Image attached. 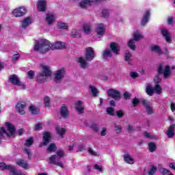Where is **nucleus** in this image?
Masks as SVG:
<instances>
[{
  "label": "nucleus",
  "instance_id": "obj_1",
  "mask_svg": "<svg viewBox=\"0 0 175 175\" xmlns=\"http://www.w3.org/2000/svg\"><path fill=\"white\" fill-rule=\"evenodd\" d=\"M66 47V44L57 41L53 44L50 43L47 40H36L34 44V51H38L41 54H44L50 50H62Z\"/></svg>",
  "mask_w": 175,
  "mask_h": 175
},
{
  "label": "nucleus",
  "instance_id": "obj_2",
  "mask_svg": "<svg viewBox=\"0 0 175 175\" xmlns=\"http://www.w3.org/2000/svg\"><path fill=\"white\" fill-rule=\"evenodd\" d=\"M41 72H39L36 77L37 83H40V84L44 83L46 80H47L48 77L51 76V68L49 66V65L41 64Z\"/></svg>",
  "mask_w": 175,
  "mask_h": 175
},
{
  "label": "nucleus",
  "instance_id": "obj_3",
  "mask_svg": "<svg viewBox=\"0 0 175 175\" xmlns=\"http://www.w3.org/2000/svg\"><path fill=\"white\" fill-rule=\"evenodd\" d=\"M5 126L8 132L5 130L4 127H1L0 129L1 137H10L16 132V127L11 123L5 122Z\"/></svg>",
  "mask_w": 175,
  "mask_h": 175
},
{
  "label": "nucleus",
  "instance_id": "obj_4",
  "mask_svg": "<svg viewBox=\"0 0 175 175\" xmlns=\"http://www.w3.org/2000/svg\"><path fill=\"white\" fill-rule=\"evenodd\" d=\"M146 94L148 95H150V96H152L154 95V93L157 94V95H161L162 94V88L158 84H157L154 86V88H152L150 83H148L146 89Z\"/></svg>",
  "mask_w": 175,
  "mask_h": 175
},
{
  "label": "nucleus",
  "instance_id": "obj_5",
  "mask_svg": "<svg viewBox=\"0 0 175 175\" xmlns=\"http://www.w3.org/2000/svg\"><path fill=\"white\" fill-rule=\"evenodd\" d=\"M57 155H53L52 157H51L49 158L50 163H54L55 165H57V166H59L60 167H64V165L62 164V162L57 161V159H58V158H62V157H64V155H65L64 150L57 151Z\"/></svg>",
  "mask_w": 175,
  "mask_h": 175
},
{
  "label": "nucleus",
  "instance_id": "obj_6",
  "mask_svg": "<svg viewBox=\"0 0 175 175\" xmlns=\"http://www.w3.org/2000/svg\"><path fill=\"white\" fill-rule=\"evenodd\" d=\"M142 39H143V35H142V33H140L139 31L134 32L133 39L129 41V47H130L131 50H135V49H136L135 42H139V40H142Z\"/></svg>",
  "mask_w": 175,
  "mask_h": 175
},
{
  "label": "nucleus",
  "instance_id": "obj_7",
  "mask_svg": "<svg viewBox=\"0 0 175 175\" xmlns=\"http://www.w3.org/2000/svg\"><path fill=\"white\" fill-rule=\"evenodd\" d=\"M64 77H65V68H60L55 71L54 74V81L55 83H61Z\"/></svg>",
  "mask_w": 175,
  "mask_h": 175
},
{
  "label": "nucleus",
  "instance_id": "obj_8",
  "mask_svg": "<svg viewBox=\"0 0 175 175\" xmlns=\"http://www.w3.org/2000/svg\"><path fill=\"white\" fill-rule=\"evenodd\" d=\"M158 72L159 74H163L164 79H167L170 76V66H165V68L160 64L158 68Z\"/></svg>",
  "mask_w": 175,
  "mask_h": 175
},
{
  "label": "nucleus",
  "instance_id": "obj_9",
  "mask_svg": "<svg viewBox=\"0 0 175 175\" xmlns=\"http://www.w3.org/2000/svg\"><path fill=\"white\" fill-rule=\"evenodd\" d=\"M85 58L86 61H92L95 58L94 49L88 47L85 49Z\"/></svg>",
  "mask_w": 175,
  "mask_h": 175
},
{
  "label": "nucleus",
  "instance_id": "obj_10",
  "mask_svg": "<svg viewBox=\"0 0 175 175\" xmlns=\"http://www.w3.org/2000/svg\"><path fill=\"white\" fill-rule=\"evenodd\" d=\"M10 81L12 83V84H14V85H18L19 87H23V88H25V85L20 81V79H18V77L16 75H13L10 76L9 77Z\"/></svg>",
  "mask_w": 175,
  "mask_h": 175
},
{
  "label": "nucleus",
  "instance_id": "obj_11",
  "mask_svg": "<svg viewBox=\"0 0 175 175\" xmlns=\"http://www.w3.org/2000/svg\"><path fill=\"white\" fill-rule=\"evenodd\" d=\"M96 32L98 38H102V36L105 35V32H106V26L103 23L97 25L96 27Z\"/></svg>",
  "mask_w": 175,
  "mask_h": 175
},
{
  "label": "nucleus",
  "instance_id": "obj_12",
  "mask_svg": "<svg viewBox=\"0 0 175 175\" xmlns=\"http://www.w3.org/2000/svg\"><path fill=\"white\" fill-rule=\"evenodd\" d=\"M27 13V9L25 7H20L13 10L12 14L14 17H21L24 14Z\"/></svg>",
  "mask_w": 175,
  "mask_h": 175
},
{
  "label": "nucleus",
  "instance_id": "obj_13",
  "mask_svg": "<svg viewBox=\"0 0 175 175\" xmlns=\"http://www.w3.org/2000/svg\"><path fill=\"white\" fill-rule=\"evenodd\" d=\"M107 94L108 96L113 98V99H115L116 100H120V98H121V94H120V92L113 89L109 90L107 92Z\"/></svg>",
  "mask_w": 175,
  "mask_h": 175
},
{
  "label": "nucleus",
  "instance_id": "obj_14",
  "mask_svg": "<svg viewBox=\"0 0 175 175\" xmlns=\"http://www.w3.org/2000/svg\"><path fill=\"white\" fill-rule=\"evenodd\" d=\"M25 106L26 104L25 102L18 103L16 107L18 113H19L22 116L25 114Z\"/></svg>",
  "mask_w": 175,
  "mask_h": 175
},
{
  "label": "nucleus",
  "instance_id": "obj_15",
  "mask_svg": "<svg viewBox=\"0 0 175 175\" xmlns=\"http://www.w3.org/2000/svg\"><path fill=\"white\" fill-rule=\"evenodd\" d=\"M51 139V135H50V133H44L43 142L40 144V146L43 147V146H47V144H49V143L50 142Z\"/></svg>",
  "mask_w": 175,
  "mask_h": 175
},
{
  "label": "nucleus",
  "instance_id": "obj_16",
  "mask_svg": "<svg viewBox=\"0 0 175 175\" xmlns=\"http://www.w3.org/2000/svg\"><path fill=\"white\" fill-rule=\"evenodd\" d=\"M142 103L145 107L148 114H152V113H154L152 111V107H151V103L147 100H142Z\"/></svg>",
  "mask_w": 175,
  "mask_h": 175
},
{
  "label": "nucleus",
  "instance_id": "obj_17",
  "mask_svg": "<svg viewBox=\"0 0 175 175\" xmlns=\"http://www.w3.org/2000/svg\"><path fill=\"white\" fill-rule=\"evenodd\" d=\"M46 0H39L37 4V9L38 12H44L46 10Z\"/></svg>",
  "mask_w": 175,
  "mask_h": 175
},
{
  "label": "nucleus",
  "instance_id": "obj_18",
  "mask_svg": "<svg viewBox=\"0 0 175 175\" xmlns=\"http://www.w3.org/2000/svg\"><path fill=\"white\" fill-rule=\"evenodd\" d=\"M31 24H32V20L31 19V18L27 17V18H24L21 21V27L23 29H25V28L29 27V25H31Z\"/></svg>",
  "mask_w": 175,
  "mask_h": 175
},
{
  "label": "nucleus",
  "instance_id": "obj_19",
  "mask_svg": "<svg viewBox=\"0 0 175 175\" xmlns=\"http://www.w3.org/2000/svg\"><path fill=\"white\" fill-rule=\"evenodd\" d=\"M78 62L81 68H82L83 69H87V68L90 67V64H88L85 59H84V57H80L78 58Z\"/></svg>",
  "mask_w": 175,
  "mask_h": 175
},
{
  "label": "nucleus",
  "instance_id": "obj_20",
  "mask_svg": "<svg viewBox=\"0 0 175 175\" xmlns=\"http://www.w3.org/2000/svg\"><path fill=\"white\" fill-rule=\"evenodd\" d=\"M161 33H162L163 36H164V38L167 43H172V38H170V36L169 35V31H167V29H166L165 28H162Z\"/></svg>",
  "mask_w": 175,
  "mask_h": 175
},
{
  "label": "nucleus",
  "instance_id": "obj_21",
  "mask_svg": "<svg viewBox=\"0 0 175 175\" xmlns=\"http://www.w3.org/2000/svg\"><path fill=\"white\" fill-rule=\"evenodd\" d=\"M148 20H150V11L147 10V11H146V12L144 14V16L142 19V21H141L142 25H146V23H148Z\"/></svg>",
  "mask_w": 175,
  "mask_h": 175
},
{
  "label": "nucleus",
  "instance_id": "obj_22",
  "mask_svg": "<svg viewBox=\"0 0 175 175\" xmlns=\"http://www.w3.org/2000/svg\"><path fill=\"white\" fill-rule=\"evenodd\" d=\"M76 109L79 114L84 112V104L81 101H77L76 103Z\"/></svg>",
  "mask_w": 175,
  "mask_h": 175
},
{
  "label": "nucleus",
  "instance_id": "obj_23",
  "mask_svg": "<svg viewBox=\"0 0 175 175\" xmlns=\"http://www.w3.org/2000/svg\"><path fill=\"white\" fill-rule=\"evenodd\" d=\"M16 165L21 166L23 169H29V165L23 159H19L16 161Z\"/></svg>",
  "mask_w": 175,
  "mask_h": 175
},
{
  "label": "nucleus",
  "instance_id": "obj_24",
  "mask_svg": "<svg viewBox=\"0 0 175 175\" xmlns=\"http://www.w3.org/2000/svg\"><path fill=\"white\" fill-rule=\"evenodd\" d=\"M46 21L48 23V24H53V23L55 21V15L53 14H47Z\"/></svg>",
  "mask_w": 175,
  "mask_h": 175
},
{
  "label": "nucleus",
  "instance_id": "obj_25",
  "mask_svg": "<svg viewBox=\"0 0 175 175\" xmlns=\"http://www.w3.org/2000/svg\"><path fill=\"white\" fill-rule=\"evenodd\" d=\"M111 49L113 53H114V54H118V53L120 51V45H118L116 42H112L111 44Z\"/></svg>",
  "mask_w": 175,
  "mask_h": 175
},
{
  "label": "nucleus",
  "instance_id": "obj_26",
  "mask_svg": "<svg viewBox=\"0 0 175 175\" xmlns=\"http://www.w3.org/2000/svg\"><path fill=\"white\" fill-rule=\"evenodd\" d=\"M124 159L125 162H126V163H129L130 165L135 163V160L128 153H126L124 154Z\"/></svg>",
  "mask_w": 175,
  "mask_h": 175
},
{
  "label": "nucleus",
  "instance_id": "obj_27",
  "mask_svg": "<svg viewBox=\"0 0 175 175\" xmlns=\"http://www.w3.org/2000/svg\"><path fill=\"white\" fill-rule=\"evenodd\" d=\"M174 128H175V124H172L168 131L166 132V135L168 137H173L174 136Z\"/></svg>",
  "mask_w": 175,
  "mask_h": 175
},
{
  "label": "nucleus",
  "instance_id": "obj_28",
  "mask_svg": "<svg viewBox=\"0 0 175 175\" xmlns=\"http://www.w3.org/2000/svg\"><path fill=\"white\" fill-rule=\"evenodd\" d=\"M150 50L154 53H157L159 55L162 54V50L161 49V47H159V46L158 45H152L150 46Z\"/></svg>",
  "mask_w": 175,
  "mask_h": 175
},
{
  "label": "nucleus",
  "instance_id": "obj_29",
  "mask_svg": "<svg viewBox=\"0 0 175 175\" xmlns=\"http://www.w3.org/2000/svg\"><path fill=\"white\" fill-rule=\"evenodd\" d=\"M60 113L62 114V116L64 117V118H66L68 117V115L69 114V111H68V107L66 106L62 107L60 109Z\"/></svg>",
  "mask_w": 175,
  "mask_h": 175
},
{
  "label": "nucleus",
  "instance_id": "obj_30",
  "mask_svg": "<svg viewBox=\"0 0 175 175\" xmlns=\"http://www.w3.org/2000/svg\"><path fill=\"white\" fill-rule=\"evenodd\" d=\"M55 129L57 133H58L59 136H64L65 135V132H66V129H65V128L61 127L59 126H57Z\"/></svg>",
  "mask_w": 175,
  "mask_h": 175
},
{
  "label": "nucleus",
  "instance_id": "obj_31",
  "mask_svg": "<svg viewBox=\"0 0 175 175\" xmlns=\"http://www.w3.org/2000/svg\"><path fill=\"white\" fill-rule=\"evenodd\" d=\"M14 170V169H13V166L12 165H6V164H5V163H0V170Z\"/></svg>",
  "mask_w": 175,
  "mask_h": 175
},
{
  "label": "nucleus",
  "instance_id": "obj_32",
  "mask_svg": "<svg viewBox=\"0 0 175 175\" xmlns=\"http://www.w3.org/2000/svg\"><path fill=\"white\" fill-rule=\"evenodd\" d=\"M83 32H85V33H90L91 32V29H92L91 25H90L88 23H85L83 25Z\"/></svg>",
  "mask_w": 175,
  "mask_h": 175
},
{
  "label": "nucleus",
  "instance_id": "obj_33",
  "mask_svg": "<svg viewBox=\"0 0 175 175\" xmlns=\"http://www.w3.org/2000/svg\"><path fill=\"white\" fill-rule=\"evenodd\" d=\"M33 143V138L32 137L28 138L25 143V147H31Z\"/></svg>",
  "mask_w": 175,
  "mask_h": 175
},
{
  "label": "nucleus",
  "instance_id": "obj_34",
  "mask_svg": "<svg viewBox=\"0 0 175 175\" xmlns=\"http://www.w3.org/2000/svg\"><path fill=\"white\" fill-rule=\"evenodd\" d=\"M70 36H72V38H77L80 36V31L76 29H74L71 31Z\"/></svg>",
  "mask_w": 175,
  "mask_h": 175
},
{
  "label": "nucleus",
  "instance_id": "obj_35",
  "mask_svg": "<svg viewBox=\"0 0 175 175\" xmlns=\"http://www.w3.org/2000/svg\"><path fill=\"white\" fill-rule=\"evenodd\" d=\"M57 27L62 29H68V24L62 22H59L57 24Z\"/></svg>",
  "mask_w": 175,
  "mask_h": 175
},
{
  "label": "nucleus",
  "instance_id": "obj_36",
  "mask_svg": "<svg viewBox=\"0 0 175 175\" xmlns=\"http://www.w3.org/2000/svg\"><path fill=\"white\" fill-rule=\"evenodd\" d=\"M57 150V146H55V144H51L48 147L47 151L48 152H54Z\"/></svg>",
  "mask_w": 175,
  "mask_h": 175
},
{
  "label": "nucleus",
  "instance_id": "obj_37",
  "mask_svg": "<svg viewBox=\"0 0 175 175\" xmlns=\"http://www.w3.org/2000/svg\"><path fill=\"white\" fill-rule=\"evenodd\" d=\"M103 58H109L111 57V51L110 50H105L103 53Z\"/></svg>",
  "mask_w": 175,
  "mask_h": 175
},
{
  "label": "nucleus",
  "instance_id": "obj_38",
  "mask_svg": "<svg viewBox=\"0 0 175 175\" xmlns=\"http://www.w3.org/2000/svg\"><path fill=\"white\" fill-rule=\"evenodd\" d=\"M90 88L94 96H96V95H98V90L96 89V88H95L94 86L90 85Z\"/></svg>",
  "mask_w": 175,
  "mask_h": 175
},
{
  "label": "nucleus",
  "instance_id": "obj_39",
  "mask_svg": "<svg viewBox=\"0 0 175 175\" xmlns=\"http://www.w3.org/2000/svg\"><path fill=\"white\" fill-rule=\"evenodd\" d=\"M29 111L31 113V114H38V109H36V107H35V106L33 105L29 107Z\"/></svg>",
  "mask_w": 175,
  "mask_h": 175
},
{
  "label": "nucleus",
  "instance_id": "obj_40",
  "mask_svg": "<svg viewBox=\"0 0 175 175\" xmlns=\"http://www.w3.org/2000/svg\"><path fill=\"white\" fill-rule=\"evenodd\" d=\"M148 147L150 152H154V151H155V148H157V147L155 146V144L154 143H149Z\"/></svg>",
  "mask_w": 175,
  "mask_h": 175
},
{
  "label": "nucleus",
  "instance_id": "obj_41",
  "mask_svg": "<svg viewBox=\"0 0 175 175\" xmlns=\"http://www.w3.org/2000/svg\"><path fill=\"white\" fill-rule=\"evenodd\" d=\"M27 77L30 80H32V79H33V77H35V72H33V70L29 71L27 72Z\"/></svg>",
  "mask_w": 175,
  "mask_h": 175
},
{
  "label": "nucleus",
  "instance_id": "obj_42",
  "mask_svg": "<svg viewBox=\"0 0 175 175\" xmlns=\"http://www.w3.org/2000/svg\"><path fill=\"white\" fill-rule=\"evenodd\" d=\"M155 173H157V167L152 166L151 169L148 172V174L154 175Z\"/></svg>",
  "mask_w": 175,
  "mask_h": 175
},
{
  "label": "nucleus",
  "instance_id": "obj_43",
  "mask_svg": "<svg viewBox=\"0 0 175 175\" xmlns=\"http://www.w3.org/2000/svg\"><path fill=\"white\" fill-rule=\"evenodd\" d=\"M44 103L46 107H49V106H50V98H49V96L44 98Z\"/></svg>",
  "mask_w": 175,
  "mask_h": 175
},
{
  "label": "nucleus",
  "instance_id": "obj_44",
  "mask_svg": "<svg viewBox=\"0 0 175 175\" xmlns=\"http://www.w3.org/2000/svg\"><path fill=\"white\" fill-rule=\"evenodd\" d=\"M107 113L109 114V116H114V109L111 107L107 108Z\"/></svg>",
  "mask_w": 175,
  "mask_h": 175
},
{
  "label": "nucleus",
  "instance_id": "obj_45",
  "mask_svg": "<svg viewBox=\"0 0 175 175\" xmlns=\"http://www.w3.org/2000/svg\"><path fill=\"white\" fill-rule=\"evenodd\" d=\"M115 131L116 133H121V131H122V128L120 125L115 124Z\"/></svg>",
  "mask_w": 175,
  "mask_h": 175
},
{
  "label": "nucleus",
  "instance_id": "obj_46",
  "mask_svg": "<svg viewBox=\"0 0 175 175\" xmlns=\"http://www.w3.org/2000/svg\"><path fill=\"white\" fill-rule=\"evenodd\" d=\"M131 58H132V54L131 53L127 52L125 53V61H130Z\"/></svg>",
  "mask_w": 175,
  "mask_h": 175
},
{
  "label": "nucleus",
  "instance_id": "obj_47",
  "mask_svg": "<svg viewBox=\"0 0 175 175\" xmlns=\"http://www.w3.org/2000/svg\"><path fill=\"white\" fill-rule=\"evenodd\" d=\"M102 13L103 17H109V14L110 13V12L109 11V10H103Z\"/></svg>",
  "mask_w": 175,
  "mask_h": 175
},
{
  "label": "nucleus",
  "instance_id": "obj_48",
  "mask_svg": "<svg viewBox=\"0 0 175 175\" xmlns=\"http://www.w3.org/2000/svg\"><path fill=\"white\" fill-rule=\"evenodd\" d=\"M18 58H20V54L17 53L14 55V56L12 57V62H16V61L18 60Z\"/></svg>",
  "mask_w": 175,
  "mask_h": 175
},
{
  "label": "nucleus",
  "instance_id": "obj_49",
  "mask_svg": "<svg viewBox=\"0 0 175 175\" xmlns=\"http://www.w3.org/2000/svg\"><path fill=\"white\" fill-rule=\"evenodd\" d=\"M140 101L138 100L137 98H135L133 100V107H136V106H137V105H139V103Z\"/></svg>",
  "mask_w": 175,
  "mask_h": 175
},
{
  "label": "nucleus",
  "instance_id": "obj_50",
  "mask_svg": "<svg viewBox=\"0 0 175 175\" xmlns=\"http://www.w3.org/2000/svg\"><path fill=\"white\" fill-rule=\"evenodd\" d=\"M144 136H145V137H148V139H154V136L151 135L150 133L145 132L144 133Z\"/></svg>",
  "mask_w": 175,
  "mask_h": 175
},
{
  "label": "nucleus",
  "instance_id": "obj_51",
  "mask_svg": "<svg viewBox=\"0 0 175 175\" xmlns=\"http://www.w3.org/2000/svg\"><path fill=\"white\" fill-rule=\"evenodd\" d=\"M106 133H107V129L106 128L103 127L100 132V135H101V136H106Z\"/></svg>",
  "mask_w": 175,
  "mask_h": 175
},
{
  "label": "nucleus",
  "instance_id": "obj_52",
  "mask_svg": "<svg viewBox=\"0 0 175 175\" xmlns=\"http://www.w3.org/2000/svg\"><path fill=\"white\" fill-rule=\"evenodd\" d=\"M34 129L35 131H40V129H42V124L38 123L36 124Z\"/></svg>",
  "mask_w": 175,
  "mask_h": 175
},
{
  "label": "nucleus",
  "instance_id": "obj_53",
  "mask_svg": "<svg viewBox=\"0 0 175 175\" xmlns=\"http://www.w3.org/2000/svg\"><path fill=\"white\" fill-rule=\"evenodd\" d=\"M154 81L156 84H158V83L161 81V78L159 77V76L155 77L154 79Z\"/></svg>",
  "mask_w": 175,
  "mask_h": 175
},
{
  "label": "nucleus",
  "instance_id": "obj_54",
  "mask_svg": "<svg viewBox=\"0 0 175 175\" xmlns=\"http://www.w3.org/2000/svg\"><path fill=\"white\" fill-rule=\"evenodd\" d=\"M94 169H96V170H98V172H102V166L98 165V164L94 165Z\"/></svg>",
  "mask_w": 175,
  "mask_h": 175
},
{
  "label": "nucleus",
  "instance_id": "obj_55",
  "mask_svg": "<svg viewBox=\"0 0 175 175\" xmlns=\"http://www.w3.org/2000/svg\"><path fill=\"white\" fill-rule=\"evenodd\" d=\"M92 129H94V131H95L96 132H98L99 131V127H98V125L96 124H92Z\"/></svg>",
  "mask_w": 175,
  "mask_h": 175
},
{
  "label": "nucleus",
  "instance_id": "obj_56",
  "mask_svg": "<svg viewBox=\"0 0 175 175\" xmlns=\"http://www.w3.org/2000/svg\"><path fill=\"white\" fill-rule=\"evenodd\" d=\"M25 152H26L29 158H31V151L29 150V149L25 148Z\"/></svg>",
  "mask_w": 175,
  "mask_h": 175
},
{
  "label": "nucleus",
  "instance_id": "obj_57",
  "mask_svg": "<svg viewBox=\"0 0 175 175\" xmlns=\"http://www.w3.org/2000/svg\"><path fill=\"white\" fill-rule=\"evenodd\" d=\"M131 76L133 79H136V77H137L139 75L137 74V72H131Z\"/></svg>",
  "mask_w": 175,
  "mask_h": 175
},
{
  "label": "nucleus",
  "instance_id": "obj_58",
  "mask_svg": "<svg viewBox=\"0 0 175 175\" xmlns=\"http://www.w3.org/2000/svg\"><path fill=\"white\" fill-rule=\"evenodd\" d=\"M116 114H117L118 117H119V118H121V117H122V116H124V113H122V111H118L116 112Z\"/></svg>",
  "mask_w": 175,
  "mask_h": 175
},
{
  "label": "nucleus",
  "instance_id": "obj_59",
  "mask_svg": "<svg viewBox=\"0 0 175 175\" xmlns=\"http://www.w3.org/2000/svg\"><path fill=\"white\" fill-rule=\"evenodd\" d=\"M88 151L90 155H96V152L93 151L92 148H90Z\"/></svg>",
  "mask_w": 175,
  "mask_h": 175
},
{
  "label": "nucleus",
  "instance_id": "obj_60",
  "mask_svg": "<svg viewBox=\"0 0 175 175\" xmlns=\"http://www.w3.org/2000/svg\"><path fill=\"white\" fill-rule=\"evenodd\" d=\"M124 96L125 99H129V97L131 96V95L129 94V93H128V92H126L124 94Z\"/></svg>",
  "mask_w": 175,
  "mask_h": 175
},
{
  "label": "nucleus",
  "instance_id": "obj_61",
  "mask_svg": "<svg viewBox=\"0 0 175 175\" xmlns=\"http://www.w3.org/2000/svg\"><path fill=\"white\" fill-rule=\"evenodd\" d=\"M168 24H173V17H169L167 19Z\"/></svg>",
  "mask_w": 175,
  "mask_h": 175
},
{
  "label": "nucleus",
  "instance_id": "obj_62",
  "mask_svg": "<svg viewBox=\"0 0 175 175\" xmlns=\"http://www.w3.org/2000/svg\"><path fill=\"white\" fill-rule=\"evenodd\" d=\"M171 110L172 111H175V103H171Z\"/></svg>",
  "mask_w": 175,
  "mask_h": 175
},
{
  "label": "nucleus",
  "instance_id": "obj_63",
  "mask_svg": "<svg viewBox=\"0 0 175 175\" xmlns=\"http://www.w3.org/2000/svg\"><path fill=\"white\" fill-rule=\"evenodd\" d=\"M18 135H21L24 133V130L23 129H21L18 131Z\"/></svg>",
  "mask_w": 175,
  "mask_h": 175
},
{
  "label": "nucleus",
  "instance_id": "obj_64",
  "mask_svg": "<svg viewBox=\"0 0 175 175\" xmlns=\"http://www.w3.org/2000/svg\"><path fill=\"white\" fill-rule=\"evenodd\" d=\"M128 131H129V132H132V131H133V126H131V125H129V126H128Z\"/></svg>",
  "mask_w": 175,
  "mask_h": 175
}]
</instances>
